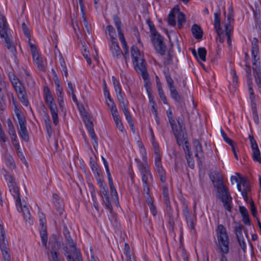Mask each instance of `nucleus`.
<instances>
[{
	"label": "nucleus",
	"mask_w": 261,
	"mask_h": 261,
	"mask_svg": "<svg viewBox=\"0 0 261 261\" xmlns=\"http://www.w3.org/2000/svg\"><path fill=\"white\" fill-rule=\"evenodd\" d=\"M252 158L254 161L258 162L261 164L260 153L259 149L252 150Z\"/></svg>",
	"instance_id": "nucleus-40"
},
{
	"label": "nucleus",
	"mask_w": 261,
	"mask_h": 261,
	"mask_svg": "<svg viewBox=\"0 0 261 261\" xmlns=\"http://www.w3.org/2000/svg\"><path fill=\"white\" fill-rule=\"evenodd\" d=\"M103 94L106 98H111L110 93L108 89L105 80H103Z\"/></svg>",
	"instance_id": "nucleus-61"
},
{
	"label": "nucleus",
	"mask_w": 261,
	"mask_h": 261,
	"mask_svg": "<svg viewBox=\"0 0 261 261\" xmlns=\"http://www.w3.org/2000/svg\"><path fill=\"white\" fill-rule=\"evenodd\" d=\"M178 145L180 146L183 144L184 142V146L183 147L184 150L187 155H192V152L191 151V147L189 145L187 134H186L185 137H180L179 140H176Z\"/></svg>",
	"instance_id": "nucleus-17"
},
{
	"label": "nucleus",
	"mask_w": 261,
	"mask_h": 261,
	"mask_svg": "<svg viewBox=\"0 0 261 261\" xmlns=\"http://www.w3.org/2000/svg\"><path fill=\"white\" fill-rule=\"evenodd\" d=\"M250 211L251 213V214L254 217L257 218V210L255 206L254 203L252 199H251L250 202Z\"/></svg>",
	"instance_id": "nucleus-56"
},
{
	"label": "nucleus",
	"mask_w": 261,
	"mask_h": 261,
	"mask_svg": "<svg viewBox=\"0 0 261 261\" xmlns=\"http://www.w3.org/2000/svg\"><path fill=\"white\" fill-rule=\"evenodd\" d=\"M5 241H8L5 237V231L3 225L0 224V243L5 242Z\"/></svg>",
	"instance_id": "nucleus-57"
},
{
	"label": "nucleus",
	"mask_w": 261,
	"mask_h": 261,
	"mask_svg": "<svg viewBox=\"0 0 261 261\" xmlns=\"http://www.w3.org/2000/svg\"><path fill=\"white\" fill-rule=\"evenodd\" d=\"M151 36V41L153 44L156 53L161 56L165 55L166 46L164 42L163 37L158 32L154 36Z\"/></svg>",
	"instance_id": "nucleus-7"
},
{
	"label": "nucleus",
	"mask_w": 261,
	"mask_h": 261,
	"mask_svg": "<svg viewBox=\"0 0 261 261\" xmlns=\"http://www.w3.org/2000/svg\"><path fill=\"white\" fill-rule=\"evenodd\" d=\"M217 236L221 252L224 254L229 251V241L226 230L222 224H219L216 229Z\"/></svg>",
	"instance_id": "nucleus-4"
},
{
	"label": "nucleus",
	"mask_w": 261,
	"mask_h": 261,
	"mask_svg": "<svg viewBox=\"0 0 261 261\" xmlns=\"http://www.w3.org/2000/svg\"><path fill=\"white\" fill-rule=\"evenodd\" d=\"M147 23L149 28V30L151 32V35L154 36V35L157 33L158 32L156 31L153 23L150 19H148L147 20Z\"/></svg>",
	"instance_id": "nucleus-55"
},
{
	"label": "nucleus",
	"mask_w": 261,
	"mask_h": 261,
	"mask_svg": "<svg viewBox=\"0 0 261 261\" xmlns=\"http://www.w3.org/2000/svg\"><path fill=\"white\" fill-rule=\"evenodd\" d=\"M8 186L10 192L11 193L13 197L16 199V205H18V204H20V208L22 210V204L21 202L19 189L13 176H9V180H8Z\"/></svg>",
	"instance_id": "nucleus-5"
},
{
	"label": "nucleus",
	"mask_w": 261,
	"mask_h": 261,
	"mask_svg": "<svg viewBox=\"0 0 261 261\" xmlns=\"http://www.w3.org/2000/svg\"><path fill=\"white\" fill-rule=\"evenodd\" d=\"M259 52H255L253 53V51H251V56L253 59L252 62V67L260 66V62L258 61L259 59L257 57V55Z\"/></svg>",
	"instance_id": "nucleus-38"
},
{
	"label": "nucleus",
	"mask_w": 261,
	"mask_h": 261,
	"mask_svg": "<svg viewBox=\"0 0 261 261\" xmlns=\"http://www.w3.org/2000/svg\"><path fill=\"white\" fill-rule=\"evenodd\" d=\"M73 100L77 105L79 110L82 116L83 117L85 115H87V112L86 111V110H85V108L84 105L82 103H80L78 101L77 99H73Z\"/></svg>",
	"instance_id": "nucleus-39"
},
{
	"label": "nucleus",
	"mask_w": 261,
	"mask_h": 261,
	"mask_svg": "<svg viewBox=\"0 0 261 261\" xmlns=\"http://www.w3.org/2000/svg\"><path fill=\"white\" fill-rule=\"evenodd\" d=\"M40 219V227H39V230H41V228H43V229H46V220L45 216L43 213H41L39 216Z\"/></svg>",
	"instance_id": "nucleus-49"
},
{
	"label": "nucleus",
	"mask_w": 261,
	"mask_h": 261,
	"mask_svg": "<svg viewBox=\"0 0 261 261\" xmlns=\"http://www.w3.org/2000/svg\"><path fill=\"white\" fill-rule=\"evenodd\" d=\"M109 187L111 190V193L112 195L115 196L117 198H118V194L116 189L114 185L112 177H109L108 178Z\"/></svg>",
	"instance_id": "nucleus-35"
},
{
	"label": "nucleus",
	"mask_w": 261,
	"mask_h": 261,
	"mask_svg": "<svg viewBox=\"0 0 261 261\" xmlns=\"http://www.w3.org/2000/svg\"><path fill=\"white\" fill-rule=\"evenodd\" d=\"M45 102L48 105L50 111L53 123L55 125L58 124V109L56 103L54 101V99H45Z\"/></svg>",
	"instance_id": "nucleus-10"
},
{
	"label": "nucleus",
	"mask_w": 261,
	"mask_h": 261,
	"mask_svg": "<svg viewBox=\"0 0 261 261\" xmlns=\"http://www.w3.org/2000/svg\"><path fill=\"white\" fill-rule=\"evenodd\" d=\"M33 59L34 61L36 62L38 67L40 70H43V65L42 58L41 57L40 54L38 53L34 54L32 55Z\"/></svg>",
	"instance_id": "nucleus-29"
},
{
	"label": "nucleus",
	"mask_w": 261,
	"mask_h": 261,
	"mask_svg": "<svg viewBox=\"0 0 261 261\" xmlns=\"http://www.w3.org/2000/svg\"><path fill=\"white\" fill-rule=\"evenodd\" d=\"M12 86L17 94L18 98H25L27 93L23 85L20 81Z\"/></svg>",
	"instance_id": "nucleus-21"
},
{
	"label": "nucleus",
	"mask_w": 261,
	"mask_h": 261,
	"mask_svg": "<svg viewBox=\"0 0 261 261\" xmlns=\"http://www.w3.org/2000/svg\"><path fill=\"white\" fill-rule=\"evenodd\" d=\"M214 25L217 34H219L222 32V29L220 28V11L217 13H214Z\"/></svg>",
	"instance_id": "nucleus-26"
},
{
	"label": "nucleus",
	"mask_w": 261,
	"mask_h": 261,
	"mask_svg": "<svg viewBox=\"0 0 261 261\" xmlns=\"http://www.w3.org/2000/svg\"><path fill=\"white\" fill-rule=\"evenodd\" d=\"M194 149L195 151V156L197 158L199 165H202L201 159L204 158L202 147L197 139H194L193 141Z\"/></svg>",
	"instance_id": "nucleus-12"
},
{
	"label": "nucleus",
	"mask_w": 261,
	"mask_h": 261,
	"mask_svg": "<svg viewBox=\"0 0 261 261\" xmlns=\"http://www.w3.org/2000/svg\"><path fill=\"white\" fill-rule=\"evenodd\" d=\"M110 48L114 58L119 59L121 57L122 51L118 45L116 38H114L113 40L111 41Z\"/></svg>",
	"instance_id": "nucleus-15"
},
{
	"label": "nucleus",
	"mask_w": 261,
	"mask_h": 261,
	"mask_svg": "<svg viewBox=\"0 0 261 261\" xmlns=\"http://www.w3.org/2000/svg\"><path fill=\"white\" fill-rule=\"evenodd\" d=\"M178 251L181 252V255L182 257V258L184 261H188V254L186 253V250L185 248H184L183 245L180 244L179 249Z\"/></svg>",
	"instance_id": "nucleus-54"
},
{
	"label": "nucleus",
	"mask_w": 261,
	"mask_h": 261,
	"mask_svg": "<svg viewBox=\"0 0 261 261\" xmlns=\"http://www.w3.org/2000/svg\"><path fill=\"white\" fill-rule=\"evenodd\" d=\"M231 199H230V198H228V199H225L223 201H222L225 208L229 212H230L231 209V206L230 204V202H231Z\"/></svg>",
	"instance_id": "nucleus-59"
},
{
	"label": "nucleus",
	"mask_w": 261,
	"mask_h": 261,
	"mask_svg": "<svg viewBox=\"0 0 261 261\" xmlns=\"http://www.w3.org/2000/svg\"><path fill=\"white\" fill-rule=\"evenodd\" d=\"M113 119L115 122L117 128L121 132H123V126L120 116H119L118 117L114 118Z\"/></svg>",
	"instance_id": "nucleus-48"
},
{
	"label": "nucleus",
	"mask_w": 261,
	"mask_h": 261,
	"mask_svg": "<svg viewBox=\"0 0 261 261\" xmlns=\"http://www.w3.org/2000/svg\"><path fill=\"white\" fill-rule=\"evenodd\" d=\"M221 134L224 140L229 145H231L233 141L227 137V135L225 133L222 129H221Z\"/></svg>",
	"instance_id": "nucleus-62"
},
{
	"label": "nucleus",
	"mask_w": 261,
	"mask_h": 261,
	"mask_svg": "<svg viewBox=\"0 0 261 261\" xmlns=\"http://www.w3.org/2000/svg\"><path fill=\"white\" fill-rule=\"evenodd\" d=\"M54 241L49 240V244L53 246H51V250L50 251H55L58 250L60 247V244L58 242L57 237L55 235L54 236Z\"/></svg>",
	"instance_id": "nucleus-42"
},
{
	"label": "nucleus",
	"mask_w": 261,
	"mask_h": 261,
	"mask_svg": "<svg viewBox=\"0 0 261 261\" xmlns=\"http://www.w3.org/2000/svg\"><path fill=\"white\" fill-rule=\"evenodd\" d=\"M168 118L174 136L178 135L177 134V125L175 124L173 117H170V118Z\"/></svg>",
	"instance_id": "nucleus-37"
},
{
	"label": "nucleus",
	"mask_w": 261,
	"mask_h": 261,
	"mask_svg": "<svg viewBox=\"0 0 261 261\" xmlns=\"http://www.w3.org/2000/svg\"><path fill=\"white\" fill-rule=\"evenodd\" d=\"M0 248L4 261H10L11 256L8 241L0 243Z\"/></svg>",
	"instance_id": "nucleus-19"
},
{
	"label": "nucleus",
	"mask_w": 261,
	"mask_h": 261,
	"mask_svg": "<svg viewBox=\"0 0 261 261\" xmlns=\"http://www.w3.org/2000/svg\"><path fill=\"white\" fill-rule=\"evenodd\" d=\"M217 182L218 184L216 185L217 189V197L221 199V201L228 199V198L231 199L228 188L224 185L220 175L218 177Z\"/></svg>",
	"instance_id": "nucleus-6"
},
{
	"label": "nucleus",
	"mask_w": 261,
	"mask_h": 261,
	"mask_svg": "<svg viewBox=\"0 0 261 261\" xmlns=\"http://www.w3.org/2000/svg\"><path fill=\"white\" fill-rule=\"evenodd\" d=\"M135 160L138 163V168L140 172L141 177L150 175V179L152 180V175L147 164L146 163H143L137 159H136Z\"/></svg>",
	"instance_id": "nucleus-14"
},
{
	"label": "nucleus",
	"mask_w": 261,
	"mask_h": 261,
	"mask_svg": "<svg viewBox=\"0 0 261 261\" xmlns=\"http://www.w3.org/2000/svg\"><path fill=\"white\" fill-rule=\"evenodd\" d=\"M251 51H253V53L255 52H259L258 49V39L254 37L253 38L252 43H251Z\"/></svg>",
	"instance_id": "nucleus-45"
},
{
	"label": "nucleus",
	"mask_w": 261,
	"mask_h": 261,
	"mask_svg": "<svg viewBox=\"0 0 261 261\" xmlns=\"http://www.w3.org/2000/svg\"><path fill=\"white\" fill-rule=\"evenodd\" d=\"M152 145L153 149V151L155 156L160 155L159 154L160 149L158 143L155 141H152Z\"/></svg>",
	"instance_id": "nucleus-63"
},
{
	"label": "nucleus",
	"mask_w": 261,
	"mask_h": 261,
	"mask_svg": "<svg viewBox=\"0 0 261 261\" xmlns=\"http://www.w3.org/2000/svg\"><path fill=\"white\" fill-rule=\"evenodd\" d=\"M186 160L187 161V163L188 164V166L191 169H193L195 166V163H194V160L193 159L192 155H187L186 156Z\"/></svg>",
	"instance_id": "nucleus-58"
},
{
	"label": "nucleus",
	"mask_w": 261,
	"mask_h": 261,
	"mask_svg": "<svg viewBox=\"0 0 261 261\" xmlns=\"http://www.w3.org/2000/svg\"><path fill=\"white\" fill-rule=\"evenodd\" d=\"M5 159L6 164L9 169H14L15 168V164L12 156L10 154H6Z\"/></svg>",
	"instance_id": "nucleus-28"
},
{
	"label": "nucleus",
	"mask_w": 261,
	"mask_h": 261,
	"mask_svg": "<svg viewBox=\"0 0 261 261\" xmlns=\"http://www.w3.org/2000/svg\"><path fill=\"white\" fill-rule=\"evenodd\" d=\"M83 119L92 140L94 141L93 147L95 149H96V148L98 147V139L94 133L93 123L90 120L87 115L83 116Z\"/></svg>",
	"instance_id": "nucleus-9"
},
{
	"label": "nucleus",
	"mask_w": 261,
	"mask_h": 261,
	"mask_svg": "<svg viewBox=\"0 0 261 261\" xmlns=\"http://www.w3.org/2000/svg\"><path fill=\"white\" fill-rule=\"evenodd\" d=\"M14 98L11 92L8 91L7 88V83L3 80V77L0 73V98Z\"/></svg>",
	"instance_id": "nucleus-13"
},
{
	"label": "nucleus",
	"mask_w": 261,
	"mask_h": 261,
	"mask_svg": "<svg viewBox=\"0 0 261 261\" xmlns=\"http://www.w3.org/2000/svg\"><path fill=\"white\" fill-rule=\"evenodd\" d=\"M248 138L249 139L250 144H251V147L252 150H256V149H259L258 145L254 139V137L251 135H249Z\"/></svg>",
	"instance_id": "nucleus-50"
},
{
	"label": "nucleus",
	"mask_w": 261,
	"mask_h": 261,
	"mask_svg": "<svg viewBox=\"0 0 261 261\" xmlns=\"http://www.w3.org/2000/svg\"><path fill=\"white\" fill-rule=\"evenodd\" d=\"M107 31L109 33V35L110 36L111 38V41L113 40L114 38H115L116 36V31L114 27L111 25H108L107 28Z\"/></svg>",
	"instance_id": "nucleus-43"
},
{
	"label": "nucleus",
	"mask_w": 261,
	"mask_h": 261,
	"mask_svg": "<svg viewBox=\"0 0 261 261\" xmlns=\"http://www.w3.org/2000/svg\"><path fill=\"white\" fill-rule=\"evenodd\" d=\"M63 234L71 249V250H68L67 247L65 248V255L66 256L67 261H83L81 253L76 247V245L70 236V231L65 224L63 225Z\"/></svg>",
	"instance_id": "nucleus-1"
},
{
	"label": "nucleus",
	"mask_w": 261,
	"mask_h": 261,
	"mask_svg": "<svg viewBox=\"0 0 261 261\" xmlns=\"http://www.w3.org/2000/svg\"><path fill=\"white\" fill-rule=\"evenodd\" d=\"M239 211L243 218L244 223L248 226L250 225V220L247 208L244 206H240Z\"/></svg>",
	"instance_id": "nucleus-22"
},
{
	"label": "nucleus",
	"mask_w": 261,
	"mask_h": 261,
	"mask_svg": "<svg viewBox=\"0 0 261 261\" xmlns=\"http://www.w3.org/2000/svg\"><path fill=\"white\" fill-rule=\"evenodd\" d=\"M12 101L15 105L14 112L19 124V128L18 130V134L24 141L28 142L30 138L26 126L27 120L25 117L23 113L16 105V99H12Z\"/></svg>",
	"instance_id": "nucleus-3"
},
{
	"label": "nucleus",
	"mask_w": 261,
	"mask_h": 261,
	"mask_svg": "<svg viewBox=\"0 0 261 261\" xmlns=\"http://www.w3.org/2000/svg\"><path fill=\"white\" fill-rule=\"evenodd\" d=\"M131 56L136 71L141 74L142 78L145 81L148 80V74L146 66V62L144 59H140V52L135 45H133L131 47Z\"/></svg>",
	"instance_id": "nucleus-2"
},
{
	"label": "nucleus",
	"mask_w": 261,
	"mask_h": 261,
	"mask_svg": "<svg viewBox=\"0 0 261 261\" xmlns=\"http://www.w3.org/2000/svg\"><path fill=\"white\" fill-rule=\"evenodd\" d=\"M206 50L204 47H199L198 48L197 55L198 60L200 59L202 61L206 60Z\"/></svg>",
	"instance_id": "nucleus-33"
},
{
	"label": "nucleus",
	"mask_w": 261,
	"mask_h": 261,
	"mask_svg": "<svg viewBox=\"0 0 261 261\" xmlns=\"http://www.w3.org/2000/svg\"><path fill=\"white\" fill-rule=\"evenodd\" d=\"M182 213L185 217V219L187 221V222H188V220H190L191 218H192L189 210V208L187 204H184L183 210H182Z\"/></svg>",
	"instance_id": "nucleus-44"
},
{
	"label": "nucleus",
	"mask_w": 261,
	"mask_h": 261,
	"mask_svg": "<svg viewBox=\"0 0 261 261\" xmlns=\"http://www.w3.org/2000/svg\"><path fill=\"white\" fill-rule=\"evenodd\" d=\"M174 9H173L168 15V23L171 26H174L176 24V21L175 19V14L174 13Z\"/></svg>",
	"instance_id": "nucleus-41"
},
{
	"label": "nucleus",
	"mask_w": 261,
	"mask_h": 261,
	"mask_svg": "<svg viewBox=\"0 0 261 261\" xmlns=\"http://www.w3.org/2000/svg\"><path fill=\"white\" fill-rule=\"evenodd\" d=\"M236 175L239 177V180L241 185L243 187V191L247 192H251V186L249 181L246 178L242 177L241 174L239 173H236Z\"/></svg>",
	"instance_id": "nucleus-24"
},
{
	"label": "nucleus",
	"mask_w": 261,
	"mask_h": 261,
	"mask_svg": "<svg viewBox=\"0 0 261 261\" xmlns=\"http://www.w3.org/2000/svg\"><path fill=\"white\" fill-rule=\"evenodd\" d=\"M68 82V88H67V94L69 97L71 96V98H76L75 94V86L71 81Z\"/></svg>",
	"instance_id": "nucleus-30"
},
{
	"label": "nucleus",
	"mask_w": 261,
	"mask_h": 261,
	"mask_svg": "<svg viewBox=\"0 0 261 261\" xmlns=\"http://www.w3.org/2000/svg\"><path fill=\"white\" fill-rule=\"evenodd\" d=\"M44 229V228H42L41 230H39L40 237L41 239V241H42L43 246L44 247H45L46 248H47V240H48V238H47V231H46V229Z\"/></svg>",
	"instance_id": "nucleus-31"
},
{
	"label": "nucleus",
	"mask_w": 261,
	"mask_h": 261,
	"mask_svg": "<svg viewBox=\"0 0 261 261\" xmlns=\"http://www.w3.org/2000/svg\"><path fill=\"white\" fill-rule=\"evenodd\" d=\"M255 82L258 87H261V70L260 67H252Z\"/></svg>",
	"instance_id": "nucleus-25"
},
{
	"label": "nucleus",
	"mask_w": 261,
	"mask_h": 261,
	"mask_svg": "<svg viewBox=\"0 0 261 261\" xmlns=\"http://www.w3.org/2000/svg\"><path fill=\"white\" fill-rule=\"evenodd\" d=\"M176 120L177 122V134L178 135L175 136V138L176 140H179L180 137H185L187 133L182 117L178 116L176 118Z\"/></svg>",
	"instance_id": "nucleus-16"
},
{
	"label": "nucleus",
	"mask_w": 261,
	"mask_h": 261,
	"mask_svg": "<svg viewBox=\"0 0 261 261\" xmlns=\"http://www.w3.org/2000/svg\"><path fill=\"white\" fill-rule=\"evenodd\" d=\"M7 124L8 127V134L9 135H13L16 133V131L14 126V125L10 118H8L7 120Z\"/></svg>",
	"instance_id": "nucleus-47"
},
{
	"label": "nucleus",
	"mask_w": 261,
	"mask_h": 261,
	"mask_svg": "<svg viewBox=\"0 0 261 261\" xmlns=\"http://www.w3.org/2000/svg\"><path fill=\"white\" fill-rule=\"evenodd\" d=\"M149 102L151 105V111L154 114L156 115L158 114L157 106L154 99H149Z\"/></svg>",
	"instance_id": "nucleus-53"
},
{
	"label": "nucleus",
	"mask_w": 261,
	"mask_h": 261,
	"mask_svg": "<svg viewBox=\"0 0 261 261\" xmlns=\"http://www.w3.org/2000/svg\"><path fill=\"white\" fill-rule=\"evenodd\" d=\"M53 198L55 208L60 216H62L64 212V204L63 201L57 194H53Z\"/></svg>",
	"instance_id": "nucleus-18"
},
{
	"label": "nucleus",
	"mask_w": 261,
	"mask_h": 261,
	"mask_svg": "<svg viewBox=\"0 0 261 261\" xmlns=\"http://www.w3.org/2000/svg\"><path fill=\"white\" fill-rule=\"evenodd\" d=\"M113 19L117 30L118 33L122 32V30L121 29V22L119 17L116 15H114L113 16Z\"/></svg>",
	"instance_id": "nucleus-36"
},
{
	"label": "nucleus",
	"mask_w": 261,
	"mask_h": 261,
	"mask_svg": "<svg viewBox=\"0 0 261 261\" xmlns=\"http://www.w3.org/2000/svg\"><path fill=\"white\" fill-rule=\"evenodd\" d=\"M191 32L195 38L197 39H200L202 38L203 31L199 25L194 24L192 26Z\"/></svg>",
	"instance_id": "nucleus-23"
},
{
	"label": "nucleus",
	"mask_w": 261,
	"mask_h": 261,
	"mask_svg": "<svg viewBox=\"0 0 261 261\" xmlns=\"http://www.w3.org/2000/svg\"><path fill=\"white\" fill-rule=\"evenodd\" d=\"M101 158H102V160L103 161V163L105 168L106 170L108 178H109V177H112L109 168V164H108V162L107 161L106 159L105 158H104L103 156H101Z\"/></svg>",
	"instance_id": "nucleus-60"
},
{
	"label": "nucleus",
	"mask_w": 261,
	"mask_h": 261,
	"mask_svg": "<svg viewBox=\"0 0 261 261\" xmlns=\"http://www.w3.org/2000/svg\"><path fill=\"white\" fill-rule=\"evenodd\" d=\"M8 76L12 85L20 81L13 72H9Z\"/></svg>",
	"instance_id": "nucleus-51"
},
{
	"label": "nucleus",
	"mask_w": 261,
	"mask_h": 261,
	"mask_svg": "<svg viewBox=\"0 0 261 261\" xmlns=\"http://www.w3.org/2000/svg\"><path fill=\"white\" fill-rule=\"evenodd\" d=\"M151 36V41L153 44L156 53L161 56L165 55L166 46L164 42L163 37L158 32L154 36Z\"/></svg>",
	"instance_id": "nucleus-8"
},
{
	"label": "nucleus",
	"mask_w": 261,
	"mask_h": 261,
	"mask_svg": "<svg viewBox=\"0 0 261 261\" xmlns=\"http://www.w3.org/2000/svg\"><path fill=\"white\" fill-rule=\"evenodd\" d=\"M164 73L167 84V86L170 90L172 98H177L179 96L178 95V92L176 90L175 86L174 85V81L172 79L170 74H169L168 71H164Z\"/></svg>",
	"instance_id": "nucleus-11"
},
{
	"label": "nucleus",
	"mask_w": 261,
	"mask_h": 261,
	"mask_svg": "<svg viewBox=\"0 0 261 261\" xmlns=\"http://www.w3.org/2000/svg\"><path fill=\"white\" fill-rule=\"evenodd\" d=\"M244 228V226L242 225H239L235 227V232L237 235V240L243 238L242 234V229Z\"/></svg>",
	"instance_id": "nucleus-46"
},
{
	"label": "nucleus",
	"mask_w": 261,
	"mask_h": 261,
	"mask_svg": "<svg viewBox=\"0 0 261 261\" xmlns=\"http://www.w3.org/2000/svg\"><path fill=\"white\" fill-rule=\"evenodd\" d=\"M173 58V51L172 49H170L168 52L166 57L164 59L163 64L167 66L172 63V59Z\"/></svg>",
	"instance_id": "nucleus-32"
},
{
	"label": "nucleus",
	"mask_w": 261,
	"mask_h": 261,
	"mask_svg": "<svg viewBox=\"0 0 261 261\" xmlns=\"http://www.w3.org/2000/svg\"><path fill=\"white\" fill-rule=\"evenodd\" d=\"M162 194L164 198V201L166 204L167 208L171 209L170 202L168 195V189L166 186H163L162 188Z\"/></svg>",
	"instance_id": "nucleus-27"
},
{
	"label": "nucleus",
	"mask_w": 261,
	"mask_h": 261,
	"mask_svg": "<svg viewBox=\"0 0 261 261\" xmlns=\"http://www.w3.org/2000/svg\"><path fill=\"white\" fill-rule=\"evenodd\" d=\"M17 207V210L19 212H22L23 213L24 219L25 221L30 225L33 224V221L31 216V214L30 213L28 207L24 205L23 207H22V210L20 208V204H18V205H16Z\"/></svg>",
	"instance_id": "nucleus-20"
},
{
	"label": "nucleus",
	"mask_w": 261,
	"mask_h": 261,
	"mask_svg": "<svg viewBox=\"0 0 261 261\" xmlns=\"http://www.w3.org/2000/svg\"><path fill=\"white\" fill-rule=\"evenodd\" d=\"M186 22V16L182 12H178L177 17V25L178 29L182 27L183 24Z\"/></svg>",
	"instance_id": "nucleus-34"
},
{
	"label": "nucleus",
	"mask_w": 261,
	"mask_h": 261,
	"mask_svg": "<svg viewBox=\"0 0 261 261\" xmlns=\"http://www.w3.org/2000/svg\"><path fill=\"white\" fill-rule=\"evenodd\" d=\"M50 254L53 261H62L59 256L58 253L56 251H50Z\"/></svg>",
	"instance_id": "nucleus-64"
},
{
	"label": "nucleus",
	"mask_w": 261,
	"mask_h": 261,
	"mask_svg": "<svg viewBox=\"0 0 261 261\" xmlns=\"http://www.w3.org/2000/svg\"><path fill=\"white\" fill-rule=\"evenodd\" d=\"M124 253L127 258L126 260H132L130 254V247L128 244L127 243H125L124 244Z\"/></svg>",
	"instance_id": "nucleus-52"
}]
</instances>
